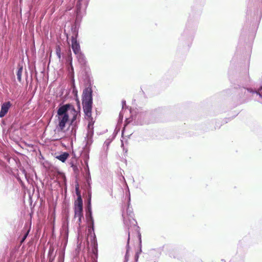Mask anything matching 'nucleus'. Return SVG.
Instances as JSON below:
<instances>
[{
  "label": "nucleus",
  "mask_w": 262,
  "mask_h": 262,
  "mask_svg": "<svg viewBox=\"0 0 262 262\" xmlns=\"http://www.w3.org/2000/svg\"><path fill=\"white\" fill-rule=\"evenodd\" d=\"M129 202L125 206V210L123 208L122 212V216L123 220L125 227L127 229H137L139 227L137 226V222L134 218L133 208L129 206Z\"/></svg>",
  "instance_id": "f257e3e1"
},
{
  "label": "nucleus",
  "mask_w": 262,
  "mask_h": 262,
  "mask_svg": "<svg viewBox=\"0 0 262 262\" xmlns=\"http://www.w3.org/2000/svg\"><path fill=\"white\" fill-rule=\"evenodd\" d=\"M92 89L88 87L83 90L82 95L83 109L85 116L88 117H91L92 116Z\"/></svg>",
  "instance_id": "f03ea898"
},
{
  "label": "nucleus",
  "mask_w": 262,
  "mask_h": 262,
  "mask_svg": "<svg viewBox=\"0 0 262 262\" xmlns=\"http://www.w3.org/2000/svg\"><path fill=\"white\" fill-rule=\"evenodd\" d=\"M86 234L88 243L90 244L92 262H97L98 244L94 230H88Z\"/></svg>",
  "instance_id": "7ed1b4c3"
},
{
  "label": "nucleus",
  "mask_w": 262,
  "mask_h": 262,
  "mask_svg": "<svg viewBox=\"0 0 262 262\" xmlns=\"http://www.w3.org/2000/svg\"><path fill=\"white\" fill-rule=\"evenodd\" d=\"M71 107L70 104H66L59 107L57 110V116L58 120V128L62 130L65 126L67 122L69 121V115L68 111Z\"/></svg>",
  "instance_id": "20e7f679"
},
{
  "label": "nucleus",
  "mask_w": 262,
  "mask_h": 262,
  "mask_svg": "<svg viewBox=\"0 0 262 262\" xmlns=\"http://www.w3.org/2000/svg\"><path fill=\"white\" fill-rule=\"evenodd\" d=\"M69 236L68 230H61L60 241L61 242V245L62 246L61 249L59 250V255L58 258V262H64L65 250L68 243Z\"/></svg>",
  "instance_id": "39448f33"
},
{
  "label": "nucleus",
  "mask_w": 262,
  "mask_h": 262,
  "mask_svg": "<svg viewBox=\"0 0 262 262\" xmlns=\"http://www.w3.org/2000/svg\"><path fill=\"white\" fill-rule=\"evenodd\" d=\"M76 191L78 197L74 204V218L77 219L78 222H80L82 217L83 202L80 193L78 191V187L76 188Z\"/></svg>",
  "instance_id": "423d86ee"
},
{
  "label": "nucleus",
  "mask_w": 262,
  "mask_h": 262,
  "mask_svg": "<svg viewBox=\"0 0 262 262\" xmlns=\"http://www.w3.org/2000/svg\"><path fill=\"white\" fill-rule=\"evenodd\" d=\"M89 0H78L76 4V20L80 19L85 13Z\"/></svg>",
  "instance_id": "0eeeda50"
},
{
  "label": "nucleus",
  "mask_w": 262,
  "mask_h": 262,
  "mask_svg": "<svg viewBox=\"0 0 262 262\" xmlns=\"http://www.w3.org/2000/svg\"><path fill=\"white\" fill-rule=\"evenodd\" d=\"M93 132L91 130H89L86 135V136L85 138L84 142H85V146L83 148V150L84 152L87 154L89 153L90 149V146L92 144L93 140Z\"/></svg>",
  "instance_id": "6e6552de"
},
{
  "label": "nucleus",
  "mask_w": 262,
  "mask_h": 262,
  "mask_svg": "<svg viewBox=\"0 0 262 262\" xmlns=\"http://www.w3.org/2000/svg\"><path fill=\"white\" fill-rule=\"evenodd\" d=\"M77 35L78 34L76 33L75 35H73L71 37V47L75 55L78 54L79 53H80L82 52L81 51L80 45L77 40Z\"/></svg>",
  "instance_id": "1a4fd4ad"
},
{
  "label": "nucleus",
  "mask_w": 262,
  "mask_h": 262,
  "mask_svg": "<svg viewBox=\"0 0 262 262\" xmlns=\"http://www.w3.org/2000/svg\"><path fill=\"white\" fill-rule=\"evenodd\" d=\"M86 214L88 215H89L90 217L91 218V221L89 223V228H90V229H94V221L92 219V208H91V194H90L89 195V199L88 200V205H87V207L86 208Z\"/></svg>",
  "instance_id": "9d476101"
},
{
  "label": "nucleus",
  "mask_w": 262,
  "mask_h": 262,
  "mask_svg": "<svg viewBox=\"0 0 262 262\" xmlns=\"http://www.w3.org/2000/svg\"><path fill=\"white\" fill-rule=\"evenodd\" d=\"M247 91L253 95H255L256 99L258 101L262 103V85L257 91L253 90L252 89H247Z\"/></svg>",
  "instance_id": "9b49d317"
},
{
  "label": "nucleus",
  "mask_w": 262,
  "mask_h": 262,
  "mask_svg": "<svg viewBox=\"0 0 262 262\" xmlns=\"http://www.w3.org/2000/svg\"><path fill=\"white\" fill-rule=\"evenodd\" d=\"M11 106V103L10 101L6 102L2 104L0 111V118L4 117L7 114Z\"/></svg>",
  "instance_id": "f8f14e48"
},
{
  "label": "nucleus",
  "mask_w": 262,
  "mask_h": 262,
  "mask_svg": "<svg viewBox=\"0 0 262 262\" xmlns=\"http://www.w3.org/2000/svg\"><path fill=\"white\" fill-rule=\"evenodd\" d=\"M54 254V248L53 245H50L48 254V258L49 262H53L55 257Z\"/></svg>",
  "instance_id": "ddd939ff"
},
{
  "label": "nucleus",
  "mask_w": 262,
  "mask_h": 262,
  "mask_svg": "<svg viewBox=\"0 0 262 262\" xmlns=\"http://www.w3.org/2000/svg\"><path fill=\"white\" fill-rule=\"evenodd\" d=\"M137 234L138 235V238H139V251L137 252L136 254H135V262H137L138 261V259H139V254L142 252V249H141V248H142V245H141V234L138 231L137 232Z\"/></svg>",
  "instance_id": "4468645a"
},
{
  "label": "nucleus",
  "mask_w": 262,
  "mask_h": 262,
  "mask_svg": "<svg viewBox=\"0 0 262 262\" xmlns=\"http://www.w3.org/2000/svg\"><path fill=\"white\" fill-rule=\"evenodd\" d=\"M76 58L81 65H85L86 62V58L84 55L81 52L76 55Z\"/></svg>",
  "instance_id": "2eb2a0df"
},
{
  "label": "nucleus",
  "mask_w": 262,
  "mask_h": 262,
  "mask_svg": "<svg viewBox=\"0 0 262 262\" xmlns=\"http://www.w3.org/2000/svg\"><path fill=\"white\" fill-rule=\"evenodd\" d=\"M113 139H114V137H110L108 139H107L105 140V141L104 142V144H103V148H104V149H105V148L106 147V149H105V151L104 152H105L104 153L105 156H106L107 151L108 150L109 145L111 144V143L112 142Z\"/></svg>",
  "instance_id": "dca6fc26"
},
{
  "label": "nucleus",
  "mask_w": 262,
  "mask_h": 262,
  "mask_svg": "<svg viewBox=\"0 0 262 262\" xmlns=\"http://www.w3.org/2000/svg\"><path fill=\"white\" fill-rule=\"evenodd\" d=\"M129 236H130V233L128 232L127 244V246H126V254H125V258H124V262H127L128 260V259H129L128 252H129V239H130V237Z\"/></svg>",
  "instance_id": "f3484780"
},
{
  "label": "nucleus",
  "mask_w": 262,
  "mask_h": 262,
  "mask_svg": "<svg viewBox=\"0 0 262 262\" xmlns=\"http://www.w3.org/2000/svg\"><path fill=\"white\" fill-rule=\"evenodd\" d=\"M23 67L20 64L18 65V70L17 71V78L18 81L20 82L21 80V74L23 72Z\"/></svg>",
  "instance_id": "a211bd4d"
},
{
  "label": "nucleus",
  "mask_w": 262,
  "mask_h": 262,
  "mask_svg": "<svg viewBox=\"0 0 262 262\" xmlns=\"http://www.w3.org/2000/svg\"><path fill=\"white\" fill-rule=\"evenodd\" d=\"M69 157V154L67 152H64L62 154L57 157V158L62 162L66 161L68 157Z\"/></svg>",
  "instance_id": "6ab92c4d"
},
{
  "label": "nucleus",
  "mask_w": 262,
  "mask_h": 262,
  "mask_svg": "<svg viewBox=\"0 0 262 262\" xmlns=\"http://www.w3.org/2000/svg\"><path fill=\"white\" fill-rule=\"evenodd\" d=\"M169 256H170L171 257H173V258H177L178 259H180L181 258V257L178 254V253L177 251H171V252L169 253Z\"/></svg>",
  "instance_id": "aec40b11"
},
{
  "label": "nucleus",
  "mask_w": 262,
  "mask_h": 262,
  "mask_svg": "<svg viewBox=\"0 0 262 262\" xmlns=\"http://www.w3.org/2000/svg\"><path fill=\"white\" fill-rule=\"evenodd\" d=\"M56 55L59 58V59H60L61 57V48L59 46H57L56 47Z\"/></svg>",
  "instance_id": "412c9836"
},
{
  "label": "nucleus",
  "mask_w": 262,
  "mask_h": 262,
  "mask_svg": "<svg viewBox=\"0 0 262 262\" xmlns=\"http://www.w3.org/2000/svg\"><path fill=\"white\" fill-rule=\"evenodd\" d=\"M29 231L30 230H27V231L24 234L23 237L20 239L21 243H23L25 241L26 238H27V236L29 234Z\"/></svg>",
  "instance_id": "4be33fe9"
},
{
  "label": "nucleus",
  "mask_w": 262,
  "mask_h": 262,
  "mask_svg": "<svg viewBox=\"0 0 262 262\" xmlns=\"http://www.w3.org/2000/svg\"><path fill=\"white\" fill-rule=\"evenodd\" d=\"M69 60H70V66H71V70L72 72H73L74 68H73V66H72V59L71 56H70L69 57Z\"/></svg>",
  "instance_id": "5701e85b"
},
{
  "label": "nucleus",
  "mask_w": 262,
  "mask_h": 262,
  "mask_svg": "<svg viewBox=\"0 0 262 262\" xmlns=\"http://www.w3.org/2000/svg\"><path fill=\"white\" fill-rule=\"evenodd\" d=\"M72 167H73V170L75 172V173L78 172V168L77 166L74 165L73 164L72 165Z\"/></svg>",
  "instance_id": "b1692460"
},
{
  "label": "nucleus",
  "mask_w": 262,
  "mask_h": 262,
  "mask_svg": "<svg viewBox=\"0 0 262 262\" xmlns=\"http://www.w3.org/2000/svg\"><path fill=\"white\" fill-rule=\"evenodd\" d=\"M81 230H78V233H77V238L78 239H80L81 237Z\"/></svg>",
  "instance_id": "393cba45"
},
{
  "label": "nucleus",
  "mask_w": 262,
  "mask_h": 262,
  "mask_svg": "<svg viewBox=\"0 0 262 262\" xmlns=\"http://www.w3.org/2000/svg\"><path fill=\"white\" fill-rule=\"evenodd\" d=\"M122 109H124L125 107L126 106V102L125 100H122Z\"/></svg>",
  "instance_id": "a878e982"
},
{
  "label": "nucleus",
  "mask_w": 262,
  "mask_h": 262,
  "mask_svg": "<svg viewBox=\"0 0 262 262\" xmlns=\"http://www.w3.org/2000/svg\"><path fill=\"white\" fill-rule=\"evenodd\" d=\"M119 118H123V115L122 114L121 112H120V114H119Z\"/></svg>",
  "instance_id": "bb28decb"
},
{
  "label": "nucleus",
  "mask_w": 262,
  "mask_h": 262,
  "mask_svg": "<svg viewBox=\"0 0 262 262\" xmlns=\"http://www.w3.org/2000/svg\"><path fill=\"white\" fill-rule=\"evenodd\" d=\"M76 116H74L73 117V118H72V122H74V121L76 119Z\"/></svg>",
  "instance_id": "cd10ccee"
},
{
  "label": "nucleus",
  "mask_w": 262,
  "mask_h": 262,
  "mask_svg": "<svg viewBox=\"0 0 262 262\" xmlns=\"http://www.w3.org/2000/svg\"><path fill=\"white\" fill-rule=\"evenodd\" d=\"M72 110L73 111H74V112H75V113H76V111H75V108H74L73 107H72Z\"/></svg>",
  "instance_id": "c85d7f7f"
},
{
  "label": "nucleus",
  "mask_w": 262,
  "mask_h": 262,
  "mask_svg": "<svg viewBox=\"0 0 262 262\" xmlns=\"http://www.w3.org/2000/svg\"><path fill=\"white\" fill-rule=\"evenodd\" d=\"M123 146H124V144L123 143V141H122L121 147H123Z\"/></svg>",
  "instance_id": "c756f323"
},
{
  "label": "nucleus",
  "mask_w": 262,
  "mask_h": 262,
  "mask_svg": "<svg viewBox=\"0 0 262 262\" xmlns=\"http://www.w3.org/2000/svg\"><path fill=\"white\" fill-rule=\"evenodd\" d=\"M23 172H24V173L25 174V175H26V173L25 170V169H23Z\"/></svg>",
  "instance_id": "7c9ffc66"
}]
</instances>
